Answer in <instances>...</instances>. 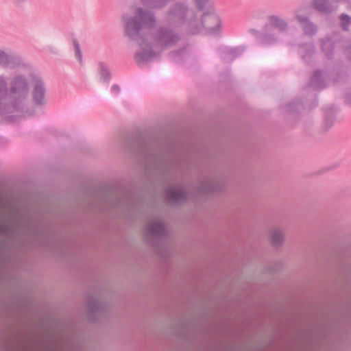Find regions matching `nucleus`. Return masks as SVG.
Returning a JSON list of instances; mask_svg holds the SVG:
<instances>
[{
	"label": "nucleus",
	"instance_id": "f3484780",
	"mask_svg": "<svg viewBox=\"0 0 351 351\" xmlns=\"http://www.w3.org/2000/svg\"><path fill=\"white\" fill-rule=\"evenodd\" d=\"M298 21H302V19H300L299 18V16H298Z\"/></svg>",
	"mask_w": 351,
	"mask_h": 351
},
{
	"label": "nucleus",
	"instance_id": "20e7f679",
	"mask_svg": "<svg viewBox=\"0 0 351 351\" xmlns=\"http://www.w3.org/2000/svg\"><path fill=\"white\" fill-rule=\"evenodd\" d=\"M27 86L25 82L22 79L16 80L12 86L14 91H25L26 90Z\"/></svg>",
	"mask_w": 351,
	"mask_h": 351
},
{
	"label": "nucleus",
	"instance_id": "4468645a",
	"mask_svg": "<svg viewBox=\"0 0 351 351\" xmlns=\"http://www.w3.org/2000/svg\"><path fill=\"white\" fill-rule=\"evenodd\" d=\"M172 197H173L174 199H178V197H176L174 194H172Z\"/></svg>",
	"mask_w": 351,
	"mask_h": 351
},
{
	"label": "nucleus",
	"instance_id": "9d476101",
	"mask_svg": "<svg viewBox=\"0 0 351 351\" xmlns=\"http://www.w3.org/2000/svg\"><path fill=\"white\" fill-rule=\"evenodd\" d=\"M7 57L5 54L0 51V64H3L5 62Z\"/></svg>",
	"mask_w": 351,
	"mask_h": 351
},
{
	"label": "nucleus",
	"instance_id": "9b49d317",
	"mask_svg": "<svg viewBox=\"0 0 351 351\" xmlns=\"http://www.w3.org/2000/svg\"><path fill=\"white\" fill-rule=\"evenodd\" d=\"M5 92V83L3 80H0V96Z\"/></svg>",
	"mask_w": 351,
	"mask_h": 351
},
{
	"label": "nucleus",
	"instance_id": "f257e3e1",
	"mask_svg": "<svg viewBox=\"0 0 351 351\" xmlns=\"http://www.w3.org/2000/svg\"><path fill=\"white\" fill-rule=\"evenodd\" d=\"M136 18L138 21V22L132 20L127 23V31L130 36L141 27H149L154 22V18L149 13L144 12L141 10L138 12Z\"/></svg>",
	"mask_w": 351,
	"mask_h": 351
},
{
	"label": "nucleus",
	"instance_id": "0eeeda50",
	"mask_svg": "<svg viewBox=\"0 0 351 351\" xmlns=\"http://www.w3.org/2000/svg\"><path fill=\"white\" fill-rule=\"evenodd\" d=\"M341 20L343 26H345L346 25L350 23V19L348 16H342Z\"/></svg>",
	"mask_w": 351,
	"mask_h": 351
},
{
	"label": "nucleus",
	"instance_id": "39448f33",
	"mask_svg": "<svg viewBox=\"0 0 351 351\" xmlns=\"http://www.w3.org/2000/svg\"><path fill=\"white\" fill-rule=\"evenodd\" d=\"M326 4L325 0H316L315 2L316 9L319 11H324L326 10Z\"/></svg>",
	"mask_w": 351,
	"mask_h": 351
},
{
	"label": "nucleus",
	"instance_id": "2eb2a0df",
	"mask_svg": "<svg viewBox=\"0 0 351 351\" xmlns=\"http://www.w3.org/2000/svg\"><path fill=\"white\" fill-rule=\"evenodd\" d=\"M307 28H308V27H306V28H305V32H306V33H310L311 32H310V31H308V30L307 29Z\"/></svg>",
	"mask_w": 351,
	"mask_h": 351
},
{
	"label": "nucleus",
	"instance_id": "7ed1b4c3",
	"mask_svg": "<svg viewBox=\"0 0 351 351\" xmlns=\"http://www.w3.org/2000/svg\"><path fill=\"white\" fill-rule=\"evenodd\" d=\"M44 90L41 85H38L35 88L34 92V97L37 103H41L43 99Z\"/></svg>",
	"mask_w": 351,
	"mask_h": 351
},
{
	"label": "nucleus",
	"instance_id": "f8f14e48",
	"mask_svg": "<svg viewBox=\"0 0 351 351\" xmlns=\"http://www.w3.org/2000/svg\"><path fill=\"white\" fill-rule=\"evenodd\" d=\"M112 90L114 93H117L119 92V87H118V86H112Z\"/></svg>",
	"mask_w": 351,
	"mask_h": 351
},
{
	"label": "nucleus",
	"instance_id": "dca6fc26",
	"mask_svg": "<svg viewBox=\"0 0 351 351\" xmlns=\"http://www.w3.org/2000/svg\"><path fill=\"white\" fill-rule=\"evenodd\" d=\"M308 27H309L310 29H311V28L313 27V25H311V24H308Z\"/></svg>",
	"mask_w": 351,
	"mask_h": 351
},
{
	"label": "nucleus",
	"instance_id": "f03ea898",
	"mask_svg": "<svg viewBox=\"0 0 351 351\" xmlns=\"http://www.w3.org/2000/svg\"><path fill=\"white\" fill-rule=\"evenodd\" d=\"M283 239L284 236L281 230L276 229L271 232V241L274 245H277L281 243Z\"/></svg>",
	"mask_w": 351,
	"mask_h": 351
},
{
	"label": "nucleus",
	"instance_id": "6e6552de",
	"mask_svg": "<svg viewBox=\"0 0 351 351\" xmlns=\"http://www.w3.org/2000/svg\"><path fill=\"white\" fill-rule=\"evenodd\" d=\"M271 20L274 23H276V25H282L284 24L283 21L281 19H280L276 16L272 17Z\"/></svg>",
	"mask_w": 351,
	"mask_h": 351
},
{
	"label": "nucleus",
	"instance_id": "ddd939ff",
	"mask_svg": "<svg viewBox=\"0 0 351 351\" xmlns=\"http://www.w3.org/2000/svg\"><path fill=\"white\" fill-rule=\"evenodd\" d=\"M210 19L217 21V18L215 16H211Z\"/></svg>",
	"mask_w": 351,
	"mask_h": 351
},
{
	"label": "nucleus",
	"instance_id": "423d86ee",
	"mask_svg": "<svg viewBox=\"0 0 351 351\" xmlns=\"http://www.w3.org/2000/svg\"><path fill=\"white\" fill-rule=\"evenodd\" d=\"M100 69H101V76L103 78V80H108L109 73H108L107 68H106L105 66L101 65L100 67Z\"/></svg>",
	"mask_w": 351,
	"mask_h": 351
},
{
	"label": "nucleus",
	"instance_id": "1a4fd4ad",
	"mask_svg": "<svg viewBox=\"0 0 351 351\" xmlns=\"http://www.w3.org/2000/svg\"><path fill=\"white\" fill-rule=\"evenodd\" d=\"M73 44H74V47H75V49L76 55L78 56L79 59L80 60L81 59V55H80V52L79 45H78V44L76 42H74Z\"/></svg>",
	"mask_w": 351,
	"mask_h": 351
}]
</instances>
